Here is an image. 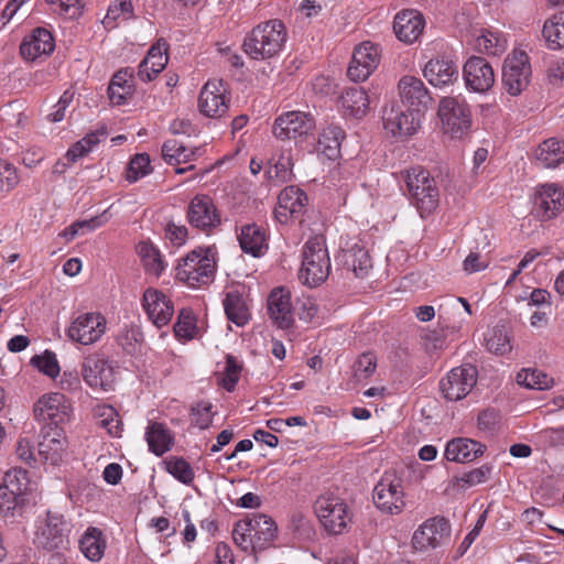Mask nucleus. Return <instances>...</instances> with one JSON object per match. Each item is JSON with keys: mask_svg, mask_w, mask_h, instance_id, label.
Segmentation results:
<instances>
[{"mask_svg": "<svg viewBox=\"0 0 564 564\" xmlns=\"http://www.w3.org/2000/svg\"><path fill=\"white\" fill-rule=\"evenodd\" d=\"M107 329L105 316L98 312L79 314L69 325L66 335L80 345H93L98 341Z\"/></svg>", "mask_w": 564, "mask_h": 564, "instance_id": "nucleus-11", "label": "nucleus"}, {"mask_svg": "<svg viewBox=\"0 0 564 564\" xmlns=\"http://www.w3.org/2000/svg\"><path fill=\"white\" fill-rule=\"evenodd\" d=\"M376 507L387 514H399L405 508L402 480L394 475L384 474L373 488Z\"/></svg>", "mask_w": 564, "mask_h": 564, "instance_id": "nucleus-8", "label": "nucleus"}, {"mask_svg": "<svg viewBox=\"0 0 564 564\" xmlns=\"http://www.w3.org/2000/svg\"><path fill=\"white\" fill-rule=\"evenodd\" d=\"M226 87L221 79H210L200 89L199 112L208 118H220L228 111Z\"/></svg>", "mask_w": 564, "mask_h": 564, "instance_id": "nucleus-21", "label": "nucleus"}, {"mask_svg": "<svg viewBox=\"0 0 564 564\" xmlns=\"http://www.w3.org/2000/svg\"><path fill=\"white\" fill-rule=\"evenodd\" d=\"M344 138L345 133L340 127L329 126L319 134L317 150L327 159L335 160L339 155Z\"/></svg>", "mask_w": 564, "mask_h": 564, "instance_id": "nucleus-39", "label": "nucleus"}, {"mask_svg": "<svg viewBox=\"0 0 564 564\" xmlns=\"http://www.w3.org/2000/svg\"><path fill=\"white\" fill-rule=\"evenodd\" d=\"M189 414L192 425L200 430H206L212 425L216 411H214L212 402L199 401L191 408Z\"/></svg>", "mask_w": 564, "mask_h": 564, "instance_id": "nucleus-47", "label": "nucleus"}, {"mask_svg": "<svg viewBox=\"0 0 564 564\" xmlns=\"http://www.w3.org/2000/svg\"><path fill=\"white\" fill-rule=\"evenodd\" d=\"M535 158L543 167L558 166L564 162V141L556 138L543 141L535 151Z\"/></svg>", "mask_w": 564, "mask_h": 564, "instance_id": "nucleus-37", "label": "nucleus"}, {"mask_svg": "<svg viewBox=\"0 0 564 564\" xmlns=\"http://www.w3.org/2000/svg\"><path fill=\"white\" fill-rule=\"evenodd\" d=\"M215 267V259L208 249H196L180 261L176 278L191 288H199L213 280Z\"/></svg>", "mask_w": 564, "mask_h": 564, "instance_id": "nucleus-5", "label": "nucleus"}, {"mask_svg": "<svg viewBox=\"0 0 564 564\" xmlns=\"http://www.w3.org/2000/svg\"><path fill=\"white\" fill-rule=\"evenodd\" d=\"M564 206V192L555 184L540 187L534 198V213L541 220L556 217Z\"/></svg>", "mask_w": 564, "mask_h": 564, "instance_id": "nucleus-26", "label": "nucleus"}, {"mask_svg": "<svg viewBox=\"0 0 564 564\" xmlns=\"http://www.w3.org/2000/svg\"><path fill=\"white\" fill-rule=\"evenodd\" d=\"M29 484L30 481L26 470L22 468H13L4 474L0 489H7V492L9 494H17V496L25 498Z\"/></svg>", "mask_w": 564, "mask_h": 564, "instance_id": "nucleus-45", "label": "nucleus"}, {"mask_svg": "<svg viewBox=\"0 0 564 564\" xmlns=\"http://www.w3.org/2000/svg\"><path fill=\"white\" fill-rule=\"evenodd\" d=\"M151 172V161L147 153L135 154L129 162L126 180L129 183H134L138 180L144 177Z\"/></svg>", "mask_w": 564, "mask_h": 564, "instance_id": "nucleus-50", "label": "nucleus"}, {"mask_svg": "<svg viewBox=\"0 0 564 564\" xmlns=\"http://www.w3.org/2000/svg\"><path fill=\"white\" fill-rule=\"evenodd\" d=\"M438 117L444 132L452 138L460 139L466 135L473 124L469 106L458 97H444L438 105Z\"/></svg>", "mask_w": 564, "mask_h": 564, "instance_id": "nucleus-6", "label": "nucleus"}, {"mask_svg": "<svg viewBox=\"0 0 564 564\" xmlns=\"http://www.w3.org/2000/svg\"><path fill=\"white\" fill-rule=\"evenodd\" d=\"M241 372V365L235 356L227 355L225 372L223 377V387L231 392L235 390L237 382L239 381Z\"/></svg>", "mask_w": 564, "mask_h": 564, "instance_id": "nucleus-60", "label": "nucleus"}, {"mask_svg": "<svg viewBox=\"0 0 564 564\" xmlns=\"http://www.w3.org/2000/svg\"><path fill=\"white\" fill-rule=\"evenodd\" d=\"M188 224L205 232L210 234L220 226L221 216L214 200L208 195H195L187 206Z\"/></svg>", "mask_w": 564, "mask_h": 564, "instance_id": "nucleus-12", "label": "nucleus"}, {"mask_svg": "<svg viewBox=\"0 0 564 564\" xmlns=\"http://www.w3.org/2000/svg\"><path fill=\"white\" fill-rule=\"evenodd\" d=\"M167 61V44L165 41L159 40L151 46L144 57V67L147 66V63H151L152 74L158 75L165 68Z\"/></svg>", "mask_w": 564, "mask_h": 564, "instance_id": "nucleus-48", "label": "nucleus"}, {"mask_svg": "<svg viewBox=\"0 0 564 564\" xmlns=\"http://www.w3.org/2000/svg\"><path fill=\"white\" fill-rule=\"evenodd\" d=\"M379 62V46L371 42H364L355 48L347 75L354 82H364L377 68Z\"/></svg>", "mask_w": 564, "mask_h": 564, "instance_id": "nucleus-19", "label": "nucleus"}, {"mask_svg": "<svg viewBox=\"0 0 564 564\" xmlns=\"http://www.w3.org/2000/svg\"><path fill=\"white\" fill-rule=\"evenodd\" d=\"M20 182L18 169L4 159H0V195L13 191Z\"/></svg>", "mask_w": 564, "mask_h": 564, "instance_id": "nucleus-52", "label": "nucleus"}, {"mask_svg": "<svg viewBox=\"0 0 564 564\" xmlns=\"http://www.w3.org/2000/svg\"><path fill=\"white\" fill-rule=\"evenodd\" d=\"M106 220L107 219L104 217V214L89 219L77 220L66 228L65 237H67V239H74L78 235L90 232L102 226Z\"/></svg>", "mask_w": 564, "mask_h": 564, "instance_id": "nucleus-58", "label": "nucleus"}, {"mask_svg": "<svg viewBox=\"0 0 564 564\" xmlns=\"http://www.w3.org/2000/svg\"><path fill=\"white\" fill-rule=\"evenodd\" d=\"M314 511L330 534H341L350 522L346 502L330 492L323 494L315 500Z\"/></svg>", "mask_w": 564, "mask_h": 564, "instance_id": "nucleus-7", "label": "nucleus"}, {"mask_svg": "<svg viewBox=\"0 0 564 564\" xmlns=\"http://www.w3.org/2000/svg\"><path fill=\"white\" fill-rule=\"evenodd\" d=\"M72 529V522L63 514L48 510L36 520L34 544L47 551H64L69 545Z\"/></svg>", "mask_w": 564, "mask_h": 564, "instance_id": "nucleus-4", "label": "nucleus"}, {"mask_svg": "<svg viewBox=\"0 0 564 564\" xmlns=\"http://www.w3.org/2000/svg\"><path fill=\"white\" fill-rule=\"evenodd\" d=\"M188 230L184 225L169 223L165 228V237L174 245L182 246L187 239Z\"/></svg>", "mask_w": 564, "mask_h": 564, "instance_id": "nucleus-64", "label": "nucleus"}, {"mask_svg": "<svg viewBox=\"0 0 564 564\" xmlns=\"http://www.w3.org/2000/svg\"><path fill=\"white\" fill-rule=\"evenodd\" d=\"M250 524L253 541L258 550L265 549L276 536V524L264 513H253L245 519Z\"/></svg>", "mask_w": 564, "mask_h": 564, "instance_id": "nucleus-32", "label": "nucleus"}, {"mask_svg": "<svg viewBox=\"0 0 564 564\" xmlns=\"http://www.w3.org/2000/svg\"><path fill=\"white\" fill-rule=\"evenodd\" d=\"M517 380L519 384L535 390H546L553 384V379L538 369L521 370L517 376Z\"/></svg>", "mask_w": 564, "mask_h": 564, "instance_id": "nucleus-46", "label": "nucleus"}, {"mask_svg": "<svg viewBox=\"0 0 564 564\" xmlns=\"http://www.w3.org/2000/svg\"><path fill=\"white\" fill-rule=\"evenodd\" d=\"M94 415L97 424L105 429L110 436L119 437L121 435L122 423L113 406L106 404L97 405L94 409Z\"/></svg>", "mask_w": 564, "mask_h": 564, "instance_id": "nucleus-43", "label": "nucleus"}, {"mask_svg": "<svg viewBox=\"0 0 564 564\" xmlns=\"http://www.w3.org/2000/svg\"><path fill=\"white\" fill-rule=\"evenodd\" d=\"M314 129L313 116L294 110L280 115L273 123L272 132L280 140H296L311 134Z\"/></svg>", "mask_w": 564, "mask_h": 564, "instance_id": "nucleus-14", "label": "nucleus"}, {"mask_svg": "<svg viewBox=\"0 0 564 564\" xmlns=\"http://www.w3.org/2000/svg\"><path fill=\"white\" fill-rule=\"evenodd\" d=\"M143 308L156 327L167 325L174 314V306L171 300L156 289H147L142 297Z\"/></svg>", "mask_w": 564, "mask_h": 564, "instance_id": "nucleus-25", "label": "nucleus"}, {"mask_svg": "<svg viewBox=\"0 0 564 564\" xmlns=\"http://www.w3.org/2000/svg\"><path fill=\"white\" fill-rule=\"evenodd\" d=\"M227 318L237 326H245L250 318L249 310L243 297L238 292H229L224 300Z\"/></svg>", "mask_w": 564, "mask_h": 564, "instance_id": "nucleus-40", "label": "nucleus"}, {"mask_svg": "<svg viewBox=\"0 0 564 564\" xmlns=\"http://www.w3.org/2000/svg\"><path fill=\"white\" fill-rule=\"evenodd\" d=\"M344 262L357 278L365 276L372 267L368 251L358 245L344 251Z\"/></svg>", "mask_w": 564, "mask_h": 564, "instance_id": "nucleus-42", "label": "nucleus"}, {"mask_svg": "<svg viewBox=\"0 0 564 564\" xmlns=\"http://www.w3.org/2000/svg\"><path fill=\"white\" fill-rule=\"evenodd\" d=\"M400 97L404 108L415 111L420 116L429 109L432 97L424 83L415 76H403L398 84Z\"/></svg>", "mask_w": 564, "mask_h": 564, "instance_id": "nucleus-18", "label": "nucleus"}, {"mask_svg": "<svg viewBox=\"0 0 564 564\" xmlns=\"http://www.w3.org/2000/svg\"><path fill=\"white\" fill-rule=\"evenodd\" d=\"M267 306L269 317L276 327L288 329L293 326V305L291 292L288 289L274 288L268 296Z\"/></svg>", "mask_w": 564, "mask_h": 564, "instance_id": "nucleus-22", "label": "nucleus"}, {"mask_svg": "<svg viewBox=\"0 0 564 564\" xmlns=\"http://www.w3.org/2000/svg\"><path fill=\"white\" fill-rule=\"evenodd\" d=\"M409 193L410 203L422 218L435 212L440 203V189L435 178L422 166L401 172Z\"/></svg>", "mask_w": 564, "mask_h": 564, "instance_id": "nucleus-2", "label": "nucleus"}, {"mask_svg": "<svg viewBox=\"0 0 564 564\" xmlns=\"http://www.w3.org/2000/svg\"><path fill=\"white\" fill-rule=\"evenodd\" d=\"M286 30L282 21L274 19L252 29L245 39L243 51L253 59L263 61L278 55L286 42Z\"/></svg>", "mask_w": 564, "mask_h": 564, "instance_id": "nucleus-1", "label": "nucleus"}, {"mask_svg": "<svg viewBox=\"0 0 564 564\" xmlns=\"http://www.w3.org/2000/svg\"><path fill=\"white\" fill-rule=\"evenodd\" d=\"M542 33L549 48L557 50L564 47V12H557L547 19Z\"/></svg>", "mask_w": 564, "mask_h": 564, "instance_id": "nucleus-44", "label": "nucleus"}, {"mask_svg": "<svg viewBox=\"0 0 564 564\" xmlns=\"http://www.w3.org/2000/svg\"><path fill=\"white\" fill-rule=\"evenodd\" d=\"M199 149H188L184 144L180 143L176 140H167L163 143L162 147V155L166 163L175 166V173L183 174L187 171L193 170L195 166L193 164H188L184 167H181L182 163L186 164L194 160L196 153Z\"/></svg>", "mask_w": 564, "mask_h": 564, "instance_id": "nucleus-31", "label": "nucleus"}, {"mask_svg": "<svg viewBox=\"0 0 564 564\" xmlns=\"http://www.w3.org/2000/svg\"><path fill=\"white\" fill-rule=\"evenodd\" d=\"M477 369L471 365L453 368L440 381V391L447 401L464 399L477 382Z\"/></svg>", "mask_w": 564, "mask_h": 564, "instance_id": "nucleus-10", "label": "nucleus"}, {"mask_svg": "<svg viewBox=\"0 0 564 564\" xmlns=\"http://www.w3.org/2000/svg\"><path fill=\"white\" fill-rule=\"evenodd\" d=\"M268 180L274 185L286 183L292 176V159L291 156L281 155L274 165L265 171Z\"/></svg>", "mask_w": 564, "mask_h": 564, "instance_id": "nucleus-51", "label": "nucleus"}, {"mask_svg": "<svg viewBox=\"0 0 564 564\" xmlns=\"http://www.w3.org/2000/svg\"><path fill=\"white\" fill-rule=\"evenodd\" d=\"M31 365L50 378H56L59 375V365L56 355L45 350L42 355H35L31 358Z\"/></svg>", "mask_w": 564, "mask_h": 564, "instance_id": "nucleus-55", "label": "nucleus"}, {"mask_svg": "<svg viewBox=\"0 0 564 564\" xmlns=\"http://www.w3.org/2000/svg\"><path fill=\"white\" fill-rule=\"evenodd\" d=\"M423 75L431 85L443 87L457 80L458 68L453 61L437 57L425 64Z\"/></svg>", "mask_w": 564, "mask_h": 564, "instance_id": "nucleus-29", "label": "nucleus"}, {"mask_svg": "<svg viewBox=\"0 0 564 564\" xmlns=\"http://www.w3.org/2000/svg\"><path fill=\"white\" fill-rule=\"evenodd\" d=\"M422 116L415 111L405 109L395 101L386 105L382 113L383 128L392 137H410L414 134L421 124Z\"/></svg>", "mask_w": 564, "mask_h": 564, "instance_id": "nucleus-9", "label": "nucleus"}, {"mask_svg": "<svg viewBox=\"0 0 564 564\" xmlns=\"http://www.w3.org/2000/svg\"><path fill=\"white\" fill-rule=\"evenodd\" d=\"M141 337V332L137 327L124 326L117 337V343L127 354L134 355L140 349Z\"/></svg>", "mask_w": 564, "mask_h": 564, "instance_id": "nucleus-59", "label": "nucleus"}, {"mask_svg": "<svg viewBox=\"0 0 564 564\" xmlns=\"http://www.w3.org/2000/svg\"><path fill=\"white\" fill-rule=\"evenodd\" d=\"M451 535V524L443 517L425 520L413 533L412 544L415 550L435 549L445 543Z\"/></svg>", "mask_w": 564, "mask_h": 564, "instance_id": "nucleus-17", "label": "nucleus"}, {"mask_svg": "<svg viewBox=\"0 0 564 564\" xmlns=\"http://www.w3.org/2000/svg\"><path fill=\"white\" fill-rule=\"evenodd\" d=\"M145 440L149 451L156 456H162L172 448L173 435L162 423L152 422L145 431Z\"/></svg>", "mask_w": 564, "mask_h": 564, "instance_id": "nucleus-34", "label": "nucleus"}, {"mask_svg": "<svg viewBox=\"0 0 564 564\" xmlns=\"http://www.w3.org/2000/svg\"><path fill=\"white\" fill-rule=\"evenodd\" d=\"M79 547L86 558L91 562L101 560L106 549L102 532L97 528H88L79 540Z\"/></svg>", "mask_w": 564, "mask_h": 564, "instance_id": "nucleus-38", "label": "nucleus"}, {"mask_svg": "<svg viewBox=\"0 0 564 564\" xmlns=\"http://www.w3.org/2000/svg\"><path fill=\"white\" fill-rule=\"evenodd\" d=\"M25 503V498L9 494L7 489H0V514L3 518H11L20 514Z\"/></svg>", "mask_w": 564, "mask_h": 564, "instance_id": "nucleus-54", "label": "nucleus"}, {"mask_svg": "<svg viewBox=\"0 0 564 564\" xmlns=\"http://www.w3.org/2000/svg\"><path fill=\"white\" fill-rule=\"evenodd\" d=\"M328 250L322 237H312L302 249V267L299 279L310 288L324 283L330 272Z\"/></svg>", "mask_w": 564, "mask_h": 564, "instance_id": "nucleus-3", "label": "nucleus"}, {"mask_svg": "<svg viewBox=\"0 0 564 564\" xmlns=\"http://www.w3.org/2000/svg\"><path fill=\"white\" fill-rule=\"evenodd\" d=\"M531 68L529 57L523 51H513L508 55L502 68V84L511 96H518L529 84Z\"/></svg>", "mask_w": 564, "mask_h": 564, "instance_id": "nucleus-13", "label": "nucleus"}, {"mask_svg": "<svg viewBox=\"0 0 564 564\" xmlns=\"http://www.w3.org/2000/svg\"><path fill=\"white\" fill-rule=\"evenodd\" d=\"M308 202L307 195L300 187L291 185L281 191L274 210L276 220L286 224L291 218L300 217Z\"/></svg>", "mask_w": 564, "mask_h": 564, "instance_id": "nucleus-23", "label": "nucleus"}, {"mask_svg": "<svg viewBox=\"0 0 564 564\" xmlns=\"http://www.w3.org/2000/svg\"><path fill=\"white\" fill-rule=\"evenodd\" d=\"M339 102L346 115L357 118L365 116L369 108L368 95L361 87L346 88Z\"/></svg>", "mask_w": 564, "mask_h": 564, "instance_id": "nucleus-35", "label": "nucleus"}, {"mask_svg": "<svg viewBox=\"0 0 564 564\" xmlns=\"http://www.w3.org/2000/svg\"><path fill=\"white\" fill-rule=\"evenodd\" d=\"M173 329L177 338L185 340L194 338L197 326L196 318L192 310L183 308L180 311Z\"/></svg>", "mask_w": 564, "mask_h": 564, "instance_id": "nucleus-49", "label": "nucleus"}, {"mask_svg": "<svg viewBox=\"0 0 564 564\" xmlns=\"http://www.w3.org/2000/svg\"><path fill=\"white\" fill-rule=\"evenodd\" d=\"M486 446L470 438H455L447 443L445 457L449 462H473L484 454Z\"/></svg>", "mask_w": 564, "mask_h": 564, "instance_id": "nucleus-30", "label": "nucleus"}, {"mask_svg": "<svg viewBox=\"0 0 564 564\" xmlns=\"http://www.w3.org/2000/svg\"><path fill=\"white\" fill-rule=\"evenodd\" d=\"M238 241L243 252L259 257L268 248L265 231L261 226L248 224L241 227Z\"/></svg>", "mask_w": 564, "mask_h": 564, "instance_id": "nucleus-33", "label": "nucleus"}, {"mask_svg": "<svg viewBox=\"0 0 564 564\" xmlns=\"http://www.w3.org/2000/svg\"><path fill=\"white\" fill-rule=\"evenodd\" d=\"M425 28L423 14L414 9L398 12L393 20V31L399 41L405 44L415 43Z\"/></svg>", "mask_w": 564, "mask_h": 564, "instance_id": "nucleus-24", "label": "nucleus"}, {"mask_svg": "<svg viewBox=\"0 0 564 564\" xmlns=\"http://www.w3.org/2000/svg\"><path fill=\"white\" fill-rule=\"evenodd\" d=\"M39 455L43 457L45 462L52 465L58 464L66 448V437L64 431L58 426L47 425L42 435V440L37 445Z\"/></svg>", "mask_w": 564, "mask_h": 564, "instance_id": "nucleus-28", "label": "nucleus"}, {"mask_svg": "<svg viewBox=\"0 0 564 564\" xmlns=\"http://www.w3.org/2000/svg\"><path fill=\"white\" fill-rule=\"evenodd\" d=\"M110 87H117L123 93H133V69L121 68L111 78Z\"/></svg>", "mask_w": 564, "mask_h": 564, "instance_id": "nucleus-63", "label": "nucleus"}, {"mask_svg": "<svg viewBox=\"0 0 564 564\" xmlns=\"http://www.w3.org/2000/svg\"><path fill=\"white\" fill-rule=\"evenodd\" d=\"M137 251L145 271L152 275L160 276L165 269L160 250L150 241H141L137 246Z\"/></svg>", "mask_w": 564, "mask_h": 564, "instance_id": "nucleus-41", "label": "nucleus"}, {"mask_svg": "<svg viewBox=\"0 0 564 564\" xmlns=\"http://www.w3.org/2000/svg\"><path fill=\"white\" fill-rule=\"evenodd\" d=\"M250 524L246 520L238 521L232 530V539L235 544L245 552L254 551L257 546L253 541L252 532L249 529Z\"/></svg>", "mask_w": 564, "mask_h": 564, "instance_id": "nucleus-57", "label": "nucleus"}, {"mask_svg": "<svg viewBox=\"0 0 564 564\" xmlns=\"http://www.w3.org/2000/svg\"><path fill=\"white\" fill-rule=\"evenodd\" d=\"M166 471L185 485H189L195 477V473L189 463L181 457H172L167 460Z\"/></svg>", "mask_w": 564, "mask_h": 564, "instance_id": "nucleus-53", "label": "nucleus"}, {"mask_svg": "<svg viewBox=\"0 0 564 564\" xmlns=\"http://www.w3.org/2000/svg\"><path fill=\"white\" fill-rule=\"evenodd\" d=\"M508 41L499 30L484 29L475 40V48L479 53L498 56L506 52Z\"/></svg>", "mask_w": 564, "mask_h": 564, "instance_id": "nucleus-36", "label": "nucleus"}, {"mask_svg": "<svg viewBox=\"0 0 564 564\" xmlns=\"http://www.w3.org/2000/svg\"><path fill=\"white\" fill-rule=\"evenodd\" d=\"M466 87L475 93H487L495 84V73L490 63L480 56H470L463 67Z\"/></svg>", "mask_w": 564, "mask_h": 564, "instance_id": "nucleus-20", "label": "nucleus"}, {"mask_svg": "<svg viewBox=\"0 0 564 564\" xmlns=\"http://www.w3.org/2000/svg\"><path fill=\"white\" fill-rule=\"evenodd\" d=\"M55 48L51 32L44 28H36L20 45V54L24 59L35 61L50 55Z\"/></svg>", "mask_w": 564, "mask_h": 564, "instance_id": "nucleus-27", "label": "nucleus"}, {"mask_svg": "<svg viewBox=\"0 0 564 564\" xmlns=\"http://www.w3.org/2000/svg\"><path fill=\"white\" fill-rule=\"evenodd\" d=\"M82 376L87 386L95 391H110L113 389V369L101 354H91L85 357L82 364Z\"/></svg>", "mask_w": 564, "mask_h": 564, "instance_id": "nucleus-15", "label": "nucleus"}, {"mask_svg": "<svg viewBox=\"0 0 564 564\" xmlns=\"http://www.w3.org/2000/svg\"><path fill=\"white\" fill-rule=\"evenodd\" d=\"M487 348L497 355L509 352L511 345L508 334L503 329H494L487 338Z\"/></svg>", "mask_w": 564, "mask_h": 564, "instance_id": "nucleus-62", "label": "nucleus"}, {"mask_svg": "<svg viewBox=\"0 0 564 564\" xmlns=\"http://www.w3.org/2000/svg\"><path fill=\"white\" fill-rule=\"evenodd\" d=\"M377 368V358L371 352H365L354 364V376L360 379H367L373 375Z\"/></svg>", "mask_w": 564, "mask_h": 564, "instance_id": "nucleus-61", "label": "nucleus"}, {"mask_svg": "<svg viewBox=\"0 0 564 564\" xmlns=\"http://www.w3.org/2000/svg\"><path fill=\"white\" fill-rule=\"evenodd\" d=\"M132 9L131 0H117L112 2L107 10L104 24L106 28H113L118 19L128 20L132 14Z\"/></svg>", "mask_w": 564, "mask_h": 564, "instance_id": "nucleus-56", "label": "nucleus"}, {"mask_svg": "<svg viewBox=\"0 0 564 564\" xmlns=\"http://www.w3.org/2000/svg\"><path fill=\"white\" fill-rule=\"evenodd\" d=\"M72 406L66 397L58 392L42 395L34 404V417L51 426H58L69 420Z\"/></svg>", "mask_w": 564, "mask_h": 564, "instance_id": "nucleus-16", "label": "nucleus"}]
</instances>
